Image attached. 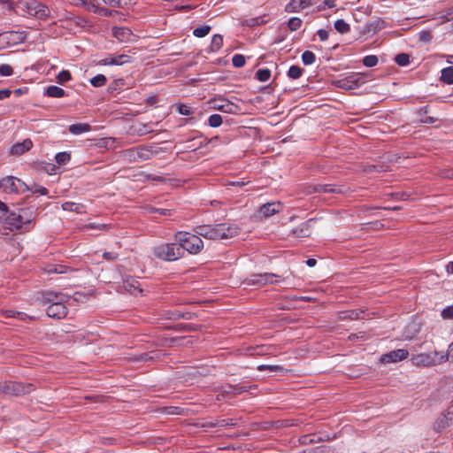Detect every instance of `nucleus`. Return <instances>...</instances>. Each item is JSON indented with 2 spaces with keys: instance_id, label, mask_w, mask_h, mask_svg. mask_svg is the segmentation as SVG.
<instances>
[{
  "instance_id": "33",
  "label": "nucleus",
  "mask_w": 453,
  "mask_h": 453,
  "mask_svg": "<svg viewBox=\"0 0 453 453\" xmlns=\"http://www.w3.org/2000/svg\"><path fill=\"white\" fill-rule=\"evenodd\" d=\"M303 73V69L301 68L299 65H291L288 71V76L290 79H298L302 76Z\"/></svg>"
},
{
  "instance_id": "19",
  "label": "nucleus",
  "mask_w": 453,
  "mask_h": 453,
  "mask_svg": "<svg viewBox=\"0 0 453 453\" xmlns=\"http://www.w3.org/2000/svg\"><path fill=\"white\" fill-rule=\"evenodd\" d=\"M112 35L119 42H130L134 37L131 29L125 27H114Z\"/></svg>"
},
{
  "instance_id": "55",
  "label": "nucleus",
  "mask_w": 453,
  "mask_h": 453,
  "mask_svg": "<svg viewBox=\"0 0 453 453\" xmlns=\"http://www.w3.org/2000/svg\"><path fill=\"white\" fill-rule=\"evenodd\" d=\"M433 35L429 31L422 30L418 33V39L423 42H428L432 40Z\"/></svg>"
},
{
  "instance_id": "31",
  "label": "nucleus",
  "mask_w": 453,
  "mask_h": 453,
  "mask_svg": "<svg viewBox=\"0 0 453 453\" xmlns=\"http://www.w3.org/2000/svg\"><path fill=\"white\" fill-rule=\"evenodd\" d=\"M293 234L296 237H305L310 235V231L307 223L301 224L298 227L293 230Z\"/></svg>"
},
{
  "instance_id": "64",
  "label": "nucleus",
  "mask_w": 453,
  "mask_h": 453,
  "mask_svg": "<svg viewBox=\"0 0 453 453\" xmlns=\"http://www.w3.org/2000/svg\"><path fill=\"white\" fill-rule=\"evenodd\" d=\"M317 35L320 41H326L328 39L329 33L326 29H319Z\"/></svg>"
},
{
  "instance_id": "24",
  "label": "nucleus",
  "mask_w": 453,
  "mask_h": 453,
  "mask_svg": "<svg viewBox=\"0 0 453 453\" xmlns=\"http://www.w3.org/2000/svg\"><path fill=\"white\" fill-rule=\"evenodd\" d=\"M122 287L127 292L130 293L131 295H135L136 292H142L138 280L132 277H128L123 280Z\"/></svg>"
},
{
  "instance_id": "62",
  "label": "nucleus",
  "mask_w": 453,
  "mask_h": 453,
  "mask_svg": "<svg viewBox=\"0 0 453 453\" xmlns=\"http://www.w3.org/2000/svg\"><path fill=\"white\" fill-rule=\"evenodd\" d=\"M119 255L116 252L105 251L103 254V257L107 261H114L118 258Z\"/></svg>"
},
{
  "instance_id": "37",
  "label": "nucleus",
  "mask_w": 453,
  "mask_h": 453,
  "mask_svg": "<svg viewBox=\"0 0 453 453\" xmlns=\"http://www.w3.org/2000/svg\"><path fill=\"white\" fill-rule=\"evenodd\" d=\"M105 4L111 7L124 8L127 7L131 0H102Z\"/></svg>"
},
{
  "instance_id": "47",
  "label": "nucleus",
  "mask_w": 453,
  "mask_h": 453,
  "mask_svg": "<svg viewBox=\"0 0 453 453\" xmlns=\"http://www.w3.org/2000/svg\"><path fill=\"white\" fill-rule=\"evenodd\" d=\"M378 61H379V59H378L377 56H375V55L365 56L362 60L363 65L367 67L375 66L378 64Z\"/></svg>"
},
{
  "instance_id": "4",
  "label": "nucleus",
  "mask_w": 453,
  "mask_h": 453,
  "mask_svg": "<svg viewBox=\"0 0 453 453\" xmlns=\"http://www.w3.org/2000/svg\"><path fill=\"white\" fill-rule=\"evenodd\" d=\"M153 255L158 259L172 262L183 257V250L176 242L162 243L154 248Z\"/></svg>"
},
{
  "instance_id": "52",
  "label": "nucleus",
  "mask_w": 453,
  "mask_h": 453,
  "mask_svg": "<svg viewBox=\"0 0 453 453\" xmlns=\"http://www.w3.org/2000/svg\"><path fill=\"white\" fill-rule=\"evenodd\" d=\"M441 316L444 319H453V305L447 306L444 308L441 312Z\"/></svg>"
},
{
  "instance_id": "46",
  "label": "nucleus",
  "mask_w": 453,
  "mask_h": 453,
  "mask_svg": "<svg viewBox=\"0 0 453 453\" xmlns=\"http://www.w3.org/2000/svg\"><path fill=\"white\" fill-rule=\"evenodd\" d=\"M55 159L58 165H65L70 161L71 155L67 152H59L56 155Z\"/></svg>"
},
{
  "instance_id": "14",
  "label": "nucleus",
  "mask_w": 453,
  "mask_h": 453,
  "mask_svg": "<svg viewBox=\"0 0 453 453\" xmlns=\"http://www.w3.org/2000/svg\"><path fill=\"white\" fill-rule=\"evenodd\" d=\"M311 192L315 193H333V194H344L349 188L344 186L334 184H314L310 187Z\"/></svg>"
},
{
  "instance_id": "10",
  "label": "nucleus",
  "mask_w": 453,
  "mask_h": 453,
  "mask_svg": "<svg viewBox=\"0 0 453 453\" xmlns=\"http://www.w3.org/2000/svg\"><path fill=\"white\" fill-rule=\"evenodd\" d=\"M26 34L22 31H5L0 33V49H4L24 42Z\"/></svg>"
},
{
  "instance_id": "51",
  "label": "nucleus",
  "mask_w": 453,
  "mask_h": 453,
  "mask_svg": "<svg viewBox=\"0 0 453 453\" xmlns=\"http://www.w3.org/2000/svg\"><path fill=\"white\" fill-rule=\"evenodd\" d=\"M13 73V69L10 65L3 64L0 65V75L1 76H10Z\"/></svg>"
},
{
  "instance_id": "58",
  "label": "nucleus",
  "mask_w": 453,
  "mask_h": 453,
  "mask_svg": "<svg viewBox=\"0 0 453 453\" xmlns=\"http://www.w3.org/2000/svg\"><path fill=\"white\" fill-rule=\"evenodd\" d=\"M88 296L81 292H75L73 296V301L77 303H84L88 300Z\"/></svg>"
},
{
  "instance_id": "39",
  "label": "nucleus",
  "mask_w": 453,
  "mask_h": 453,
  "mask_svg": "<svg viewBox=\"0 0 453 453\" xmlns=\"http://www.w3.org/2000/svg\"><path fill=\"white\" fill-rule=\"evenodd\" d=\"M395 62L400 66H406L410 63V56L407 53L397 54Z\"/></svg>"
},
{
  "instance_id": "18",
  "label": "nucleus",
  "mask_w": 453,
  "mask_h": 453,
  "mask_svg": "<svg viewBox=\"0 0 453 453\" xmlns=\"http://www.w3.org/2000/svg\"><path fill=\"white\" fill-rule=\"evenodd\" d=\"M282 210V204L280 202H273L263 204L259 209L261 217L269 218Z\"/></svg>"
},
{
  "instance_id": "49",
  "label": "nucleus",
  "mask_w": 453,
  "mask_h": 453,
  "mask_svg": "<svg viewBox=\"0 0 453 453\" xmlns=\"http://www.w3.org/2000/svg\"><path fill=\"white\" fill-rule=\"evenodd\" d=\"M6 317L8 318H17L20 320H25L28 316L21 311H16L12 310H9L5 311Z\"/></svg>"
},
{
  "instance_id": "2",
  "label": "nucleus",
  "mask_w": 453,
  "mask_h": 453,
  "mask_svg": "<svg viewBox=\"0 0 453 453\" xmlns=\"http://www.w3.org/2000/svg\"><path fill=\"white\" fill-rule=\"evenodd\" d=\"M173 238L183 250V257L185 256V252L190 255H197L201 253L204 248L203 241L199 234L195 232L192 234L186 231H177L174 233Z\"/></svg>"
},
{
  "instance_id": "48",
  "label": "nucleus",
  "mask_w": 453,
  "mask_h": 453,
  "mask_svg": "<svg viewBox=\"0 0 453 453\" xmlns=\"http://www.w3.org/2000/svg\"><path fill=\"white\" fill-rule=\"evenodd\" d=\"M246 63L245 57L242 54H236L232 58V64L234 67H242Z\"/></svg>"
},
{
  "instance_id": "32",
  "label": "nucleus",
  "mask_w": 453,
  "mask_h": 453,
  "mask_svg": "<svg viewBox=\"0 0 453 453\" xmlns=\"http://www.w3.org/2000/svg\"><path fill=\"white\" fill-rule=\"evenodd\" d=\"M235 425V422L232 418H226V419H219L216 422H211L208 424V426L210 427H226V426H233Z\"/></svg>"
},
{
  "instance_id": "36",
  "label": "nucleus",
  "mask_w": 453,
  "mask_h": 453,
  "mask_svg": "<svg viewBox=\"0 0 453 453\" xmlns=\"http://www.w3.org/2000/svg\"><path fill=\"white\" fill-rule=\"evenodd\" d=\"M316 60L315 54L311 50H305L302 54V61L305 65H312Z\"/></svg>"
},
{
  "instance_id": "1",
  "label": "nucleus",
  "mask_w": 453,
  "mask_h": 453,
  "mask_svg": "<svg viewBox=\"0 0 453 453\" xmlns=\"http://www.w3.org/2000/svg\"><path fill=\"white\" fill-rule=\"evenodd\" d=\"M70 296L62 292L42 291L38 293L36 300L42 306H46V313L49 317L61 319L67 315V308L65 303Z\"/></svg>"
},
{
  "instance_id": "59",
  "label": "nucleus",
  "mask_w": 453,
  "mask_h": 453,
  "mask_svg": "<svg viewBox=\"0 0 453 453\" xmlns=\"http://www.w3.org/2000/svg\"><path fill=\"white\" fill-rule=\"evenodd\" d=\"M335 6V0H325L322 4L318 7V11H324L326 8H333Z\"/></svg>"
},
{
  "instance_id": "63",
  "label": "nucleus",
  "mask_w": 453,
  "mask_h": 453,
  "mask_svg": "<svg viewBox=\"0 0 453 453\" xmlns=\"http://www.w3.org/2000/svg\"><path fill=\"white\" fill-rule=\"evenodd\" d=\"M88 11L95 13V10L99 9V6L95 4L94 0L87 1V4L83 5Z\"/></svg>"
},
{
  "instance_id": "7",
  "label": "nucleus",
  "mask_w": 453,
  "mask_h": 453,
  "mask_svg": "<svg viewBox=\"0 0 453 453\" xmlns=\"http://www.w3.org/2000/svg\"><path fill=\"white\" fill-rule=\"evenodd\" d=\"M23 9L27 14L40 19H46L50 17V11L47 5L37 0H27L22 3Z\"/></svg>"
},
{
  "instance_id": "26",
  "label": "nucleus",
  "mask_w": 453,
  "mask_h": 453,
  "mask_svg": "<svg viewBox=\"0 0 453 453\" xmlns=\"http://www.w3.org/2000/svg\"><path fill=\"white\" fill-rule=\"evenodd\" d=\"M19 220L23 222L24 225L30 224L35 219V212L30 208H21L18 210Z\"/></svg>"
},
{
  "instance_id": "6",
  "label": "nucleus",
  "mask_w": 453,
  "mask_h": 453,
  "mask_svg": "<svg viewBox=\"0 0 453 453\" xmlns=\"http://www.w3.org/2000/svg\"><path fill=\"white\" fill-rule=\"evenodd\" d=\"M19 211H9L8 206L0 201V222L6 226L11 231L20 229L24 226L23 222L18 217Z\"/></svg>"
},
{
  "instance_id": "13",
  "label": "nucleus",
  "mask_w": 453,
  "mask_h": 453,
  "mask_svg": "<svg viewBox=\"0 0 453 453\" xmlns=\"http://www.w3.org/2000/svg\"><path fill=\"white\" fill-rule=\"evenodd\" d=\"M219 224L216 225H200L194 227L193 232L208 240H219Z\"/></svg>"
},
{
  "instance_id": "23",
  "label": "nucleus",
  "mask_w": 453,
  "mask_h": 453,
  "mask_svg": "<svg viewBox=\"0 0 453 453\" xmlns=\"http://www.w3.org/2000/svg\"><path fill=\"white\" fill-rule=\"evenodd\" d=\"M364 313H365L364 310L342 311L339 312L338 318L341 320H346V319L356 320V319H364V317L362 316Z\"/></svg>"
},
{
  "instance_id": "9",
  "label": "nucleus",
  "mask_w": 453,
  "mask_h": 453,
  "mask_svg": "<svg viewBox=\"0 0 453 453\" xmlns=\"http://www.w3.org/2000/svg\"><path fill=\"white\" fill-rule=\"evenodd\" d=\"M440 352L419 353L411 356V362L416 366L429 367L441 364L439 361Z\"/></svg>"
},
{
  "instance_id": "27",
  "label": "nucleus",
  "mask_w": 453,
  "mask_h": 453,
  "mask_svg": "<svg viewBox=\"0 0 453 453\" xmlns=\"http://www.w3.org/2000/svg\"><path fill=\"white\" fill-rule=\"evenodd\" d=\"M44 95L49 97L60 98L65 96V91L58 86L51 85L46 88Z\"/></svg>"
},
{
  "instance_id": "53",
  "label": "nucleus",
  "mask_w": 453,
  "mask_h": 453,
  "mask_svg": "<svg viewBox=\"0 0 453 453\" xmlns=\"http://www.w3.org/2000/svg\"><path fill=\"white\" fill-rule=\"evenodd\" d=\"M178 111L180 114L181 115H185V116H188V115H191L193 113V110L191 107L184 104H180L179 106H178Z\"/></svg>"
},
{
  "instance_id": "40",
  "label": "nucleus",
  "mask_w": 453,
  "mask_h": 453,
  "mask_svg": "<svg viewBox=\"0 0 453 453\" xmlns=\"http://www.w3.org/2000/svg\"><path fill=\"white\" fill-rule=\"evenodd\" d=\"M271 77V71L267 68L259 69L256 73V78L262 82L267 81Z\"/></svg>"
},
{
  "instance_id": "56",
  "label": "nucleus",
  "mask_w": 453,
  "mask_h": 453,
  "mask_svg": "<svg viewBox=\"0 0 453 453\" xmlns=\"http://www.w3.org/2000/svg\"><path fill=\"white\" fill-rule=\"evenodd\" d=\"M124 83L125 82L123 79H117L108 87V90L111 93H113L114 91L118 90V88H119L121 86H123Z\"/></svg>"
},
{
  "instance_id": "43",
  "label": "nucleus",
  "mask_w": 453,
  "mask_h": 453,
  "mask_svg": "<svg viewBox=\"0 0 453 453\" xmlns=\"http://www.w3.org/2000/svg\"><path fill=\"white\" fill-rule=\"evenodd\" d=\"M301 10H303V7L299 3V1L294 2V0H290V2L286 6V11L288 12H298Z\"/></svg>"
},
{
  "instance_id": "28",
  "label": "nucleus",
  "mask_w": 453,
  "mask_h": 453,
  "mask_svg": "<svg viewBox=\"0 0 453 453\" xmlns=\"http://www.w3.org/2000/svg\"><path fill=\"white\" fill-rule=\"evenodd\" d=\"M223 45V36L221 35H214L211 38V44L209 46V52L219 51Z\"/></svg>"
},
{
  "instance_id": "8",
  "label": "nucleus",
  "mask_w": 453,
  "mask_h": 453,
  "mask_svg": "<svg viewBox=\"0 0 453 453\" xmlns=\"http://www.w3.org/2000/svg\"><path fill=\"white\" fill-rule=\"evenodd\" d=\"M280 278V275L272 273H254L245 279L243 283L247 286L263 287L278 282Z\"/></svg>"
},
{
  "instance_id": "57",
  "label": "nucleus",
  "mask_w": 453,
  "mask_h": 453,
  "mask_svg": "<svg viewBox=\"0 0 453 453\" xmlns=\"http://www.w3.org/2000/svg\"><path fill=\"white\" fill-rule=\"evenodd\" d=\"M258 371H265L268 370L270 372H278L282 371L283 368L280 365H261L257 366Z\"/></svg>"
},
{
  "instance_id": "42",
  "label": "nucleus",
  "mask_w": 453,
  "mask_h": 453,
  "mask_svg": "<svg viewBox=\"0 0 453 453\" xmlns=\"http://www.w3.org/2000/svg\"><path fill=\"white\" fill-rule=\"evenodd\" d=\"M302 19L298 17H293L291 19H289L288 22V27L289 28L290 31H296L297 29H299L302 26Z\"/></svg>"
},
{
  "instance_id": "61",
  "label": "nucleus",
  "mask_w": 453,
  "mask_h": 453,
  "mask_svg": "<svg viewBox=\"0 0 453 453\" xmlns=\"http://www.w3.org/2000/svg\"><path fill=\"white\" fill-rule=\"evenodd\" d=\"M181 329L185 331H197L200 330L202 326L197 324H182Z\"/></svg>"
},
{
  "instance_id": "20",
  "label": "nucleus",
  "mask_w": 453,
  "mask_h": 453,
  "mask_svg": "<svg viewBox=\"0 0 453 453\" xmlns=\"http://www.w3.org/2000/svg\"><path fill=\"white\" fill-rule=\"evenodd\" d=\"M32 147L33 142L29 138H27L21 142H17L13 144L11 148V154L14 156H20L25 152L30 150Z\"/></svg>"
},
{
  "instance_id": "5",
  "label": "nucleus",
  "mask_w": 453,
  "mask_h": 453,
  "mask_svg": "<svg viewBox=\"0 0 453 453\" xmlns=\"http://www.w3.org/2000/svg\"><path fill=\"white\" fill-rule=\"evenodd\" d=\"M35 388V384L21 381L0 382V393L12 395H24L31 393Z\"/></svg>"
},
{
  "instance_id": "11",
  "label": "nucleus",
  "mask_w": 453,
  "mask_h": 453,
  "mask_svg": "<svg viewBox=\"0 0 453 453\" xmlns=\"http://www.w3.org/2000/svg\"><path fill=\"white\" fill-rule=\"evenodd\" d=\"M3 191L7 194L28 191L29 187L19 179L13 176L3 178Z\"/></svg>"
},
{
  "instance_id": "3",
  "label": "nucleus",
  "mask_w": 453,
  "mask_h": 453,
  "mask_svg": "<svg viewBox=\"0 0 453 453\" xmlns=\"http://www.w3.org/2000/svg\"><path fill=\"white\" fill-rule=\"evenodd\" d=\"M163 151V148L153 146V145H141L128 149L125 151V156L130 161L141 162L149 160L160 152Z\"/></svg>"
},
{
  "instance_id": "25",
  "label": "nucleus",
  "mask_w": 453,
  "mask_h": 453,
  "mask_svg": "<svg viewBox=\"0 0 453 453\" xmlns=\"http://www.w3.org/2000/svg\"><path fill=\"white\" fill-rule=\"evenodd\" d=\"M92 127L88 123H75L69 126L68 130L74 135L91 131Z\"/></svg>"
},
{
  "instance_id": "17",
  "label": "nucleus",
  "mask_w": 453,
  "mask_h": 453,
  "mask_svg": "<svg viewBox=\"0 0 453 453\" xmlns=\"http://www.w3.org/2000/svg\"><path fill=\"white\" fill-rule=\"evenodd\" d=\"M131 62V58L126 54L116 55L111 58H105L98 61L100 65H122Z\"/></svg>"
},
{
  "instance_id": "29",
  "label": "nucleus",
  "mask_w": 453,
  "mask_h": 453,
  "mask_svg": "<svg viewBox=\"0 0 453 453\" xmlns=\"http://www.w3.org/2000/svg\"><path fill=\"white\" fill-rule=\"evenodd\" d=\"M441 81L446 84H453V66L445 67L441 70Z\"/></svg>"
},
{
  "instance_id": "50",
  "label": "nucleus",
  "mask_w": 453,
  "mask_h": 453,
  "mask_svg": "<svg viewBox=\"0 0 453 453\" xmlns=\"http://www.w3.org/2000/svg\"><path fill=\"white\" fill-rule=\"evenodd\" d=\"M228 388H229V390H227V392H231L234 395H240L243 392L248 391V387H246V386H239V385L233 386L231 384H228Z\"/></svg>"
},
{
  "instance_id": "44",
  "label": "nucleus",
  "mask_w": 453,
  "mask_h": 453,
  "mask_svg": "<svg viewBox=\"0 0 453 453\" xmlns=\"http://www.w3.org/2000/svg\"><path fill=\"white\" fill-rule=\"evenodd\" d=\"M72 79V74L68 70L61 71L57 76V81L59 84H65Z\"/></svg>"
},
{
  "instance_id": "21",
  "label": "nucleus",
  "mask_w": 453,
  "mask_h": 453,
  "mask_svg": "<svg viewBox=\"0 0 453 453\" xmlns=\"http://www.w3.org/2000/svg\"><path fill=\"white\" fill-rule=\"evenodd\" d=\"M450 424H453V415L449 414V409L443 412L436 420L434 424V429L437 432H441L445 427L449 426Z\"/></svg>"
},
{
  "instance_id": "22",
  "label": "nucleus",
  "mask_w": 453,
  "mask_h": 453,
  "mask_svg": "<svg viewBox=\"0 0 453 453\" xmlns=\"http://www.w3.org/2000/svg\"><path fill=\"white\" fill-rule=\"evenodd\" d=\"M214 109L229 114H239L242 111L239 105L229 101L223 102L220 104H215Z\"/></svg>"
},
{
  "instance_id": "35",
  "label": "nucleus",
  "mask_w": 453,
  "mask_h": 453,
  "mask_svg": "<svg viewBox=\"0 0 453 453\" xmlns=\"http://www.w3.org/2000/svg\"><path fill=\"white\" fill-rule=\"evenodd\" d=\"M106 82L107 79L104 74H97L90 80V84L96 88L103 87Z\"/></svg>"
},
{
  "instance_id": "60",
  "label": "nucleus",
  "mask_w": 453,
  "mask_h": 453,
  "mask_svg": "<svg viewBox=\"0 0 453 453\" xmlns=\"http://www.w3.org/2000/svg\"><path fill=\"white\" fill-rule=\"evenodd\" d=\"M95 13L104 17H110L112 15L113 11L107 8L99 7V9L95 10Z\"/></svg>"
},
{
  "instance_id": "30",
  "label": "nucleus",
  "mask_w": 453,
  "mask_h": 453,
  "mask_svg": "<svg viewBox=\"0 0 453 453\" xmlns=\"http://www.w3.org/2000/svg\"><path fill=\"white\" fill-rule=\"evenodd\" d=\"M334 28L340 34H346L349 32L350 27L344 19H337L334 22Z\"/></svg>"
},
{
  "instance_id": "15",
  "label": "nucleus",
  "mask_w": 453,
  "mask_h": 453,
  "mask_svg": "<svg viewBox=\"0 0 453 453\" xmlns=\"http://www.w3.org/2000/svg\"><path fill=\"white\" fill-rule=\"evenodd\" d=\"M409 351L404 349H398L383 354L380 357V362L383 364L395 363L407 358Z\"/></svg>"
},
{
  "instance_id": "34",
  "label": "nucleus",
  "mask_w": 453,
  "mask_h": 453,
  "mask_svg": "<svg viewBox=\"0 0 453 453\" xmlns=\"http://www.w3.org/2000/svg\"><path fill=\"white\" fill-rule=\"evenodd\" d=\"M211 30V27L208 25H204L199 27H196L193 30V35L196 37L202 38L209 35Z\"/></svg>"
},
{
  "instance_id": "54",
  "label": "nucleus",
  "mask_w": 453,
  "mask_h": 453,
  "mask_svg": "<svg viewBox=\"0 0 453 453\" xmlns=\"http://www.w3.org/2000/svg\"><path fill=\"white\" fill-rule=\"evenodd\" d=\"M28 190H31L33 193L40 194L42 196H47L49 194V190L46 188L39 185H34V187L29 188Z\"/></svg>"
},
{
  "instance_id": "38",
  "label": "nucleus",
  "mask_w": 453,
  "mask_h": 453,
  "mask_svg": "<svg viewBox=\"0 0 453 453\" xmlns=\"http://www.w3.org/2000/svg\"><path fill=\"white\" fill-rule=\"evenodd\" d=\"M439 361L442 364L449 360H453V342L449 344L446 353L440 352Z\"/></svg>"
},
{
  "instance_id": "16",
  "label": "nucleus",
  "mask_w": 453,
  "mask_h": 453,
  "mask_svg": "<svg viewBox=\"0 0 453 453\" xmlns=\"http://www.w3.org/2000/svg\"><path fill=\"white\" fill-rule=\"evenodd\" d=\"M219 240L230 239L236 236L240 233V227L235 224L219 223Z\"/></svg>"
},
{
  "instance_id": "12",
  "label": "nucleus",
  "mask_w": 453,
  "mask_h": 453,
  "mask_svg": "<svg viewBox=\"0 0 453 453\" xmlns=\"http://www.w3.org/2000/svg\"><path fill=\"white\" fill-rule=\"evenodd\" d=\"M365 83V74L360 73H353L346 78L339 80L337 86L344 89H354Z\"/></svg>"
},
{
  "instance_id": "45",
  "label": "nucleus",
  "mask_w": 453,
  "mask_h": 453,
  "mask_svg": "<svg viewBox=\"0 0 453 453\" xmlns=\"http://www.w3.org/2000/svg\"><path fill=\"white\" fill-rule=\"evenodd\" d=\"M203 135V134H198L196 136L191 138V139H188L187 142L189 143V145L187 146L188 149H189L190 150L192 151H195L198 149H201L203 147V142H199V143H194V141L196 139V138H202Z\"/></svg>"
},
{
  "instance_id": "41",
  "label": "nucleus",
  "mask_w": 453,
  "mask_h": 453,
  "mask_svg": "<svg viewBox=\"0 0 453 453\" xmlns=\"http://www.w3.org/2000/svg\"><path fill=\"white\" fill-rule=\"evenodd\" d=\"M223 123V119L219 114H212L208 119V124L211 127H219Z\"/></svg>"
}]
</instances>
